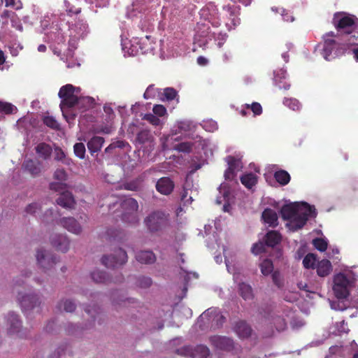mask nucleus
I'll return each mask as SVG.
<instances>
[{
  "label": "nucleus",
  "mask_w": 358,
  "mask_h": 358,
  "mask_svg": "<svg viewBox=\"0 0 358 358\" xmlns=\"http://www.w3.org/2000/svg\"><path fill=\"white\" fill-rule=\"evenodd\" d=\"M126 251L119 248L110 255H104L101 258V263L108 268H117L127 262Z\"/></svg>",
  "instance_id": "8"
},
{
  "label": "nucleus",
  "mask_w": 358,
  "mask_h": 358,
  "mask_svg": "<svg viewBox=\"0 0 358 358\" xmlns=\"http://www.w3.org/2000/svg\"><path fill=\"white\" fill-rule=\"evenodd\" d=\"M104 143V138L101 136H93L88 142H87V148L91 153L93 155L94 153L98 152L102 148L103 144Z\"/></svg>",
  "instance_id": "27"
},
{
  "label": "nucleus",
  "mask_w": 358,
  "mask_h": 358,
  "mask_svg": "<svg viewBox=\"0 0 358 358\" xmlns=\"http://www.w3.org/2000/svg\"><path fill=\"white\" fill-rule=\"evenodd\" d=\"M315 268H317V275L320 277L327 276L332 271L331 263L326 259L317 262Z\"/></svg>",
  "instance_id": "25"
},
{
  "label": "nucleus",
  "mask_w": 358,
  "mask_h": 358,
  "mask_svg": "<svg viewBox=\"0 0 358 358\" xmlns=\"http://www.w3.org/2000/svg\"><path fill=\"white\" fill-rule=\"evenodd\" d=\"M92 279L96 283H103L108 284L110 282L118 283L123 280V276L122 274L116 276L115 278L113 279L105 272L99 270L94 271L91 273Z\"/></svg>",
  "instance_id": "14"
},
{
  "label": "nucleus",
  "mask_w": 358,
  "mask_h": 358,
  "mask_svg": "<svg viewBox=\"0 0 358 358\" xmlns=\"http://www.w3.org/2000/svg\"><path fill=\"white\" fill-rule=\"evenodd\" d=\"M283 103L292 110L295 111L300 110L301 107L299 101L297 99L293 98L285 99Z\"/></svg>",
  "instance_id": "43"
},
{
  "label": "nucleus",
  "mask_w": 358,
  "mask_h": 358,
  "mask_svg": "<svg viewBox=\"0 0 358 358\" xmlns=\"http://www.w3.org/2000/svg\"><path fill=\"white\" fill-rule=\"evenodd\" d=\"M314 247L320 252H324L327 249V242L323 238H316L313 241Z\"/></svg>",
  "instance_id": "46"
},
{
  "label": "nucleus",
  "mask_w": 358,
  "mask_h": 358,
  "mask_svg": "<svg viewBox=\"0 0 358 358\" xmlns=\"http://www.w3.org/2000/svg\"><path fill=\"white\" fill-rule=\"evenodd\" d=\"M246 108L250 109L254 115H260L262 113V107L258 102H253L251 105L246 104Z\"/></svg>",
  "instance_id": "49"
},
{
  "label": "nucleus",
  "mask_w": 358,
  "mask_h": 358,
  "mask_svg": "<svg viewBox=\"0 0 358 358\" xmlns=\"http://www.w3.org/2000/svg\"><path fill=\"white\" fill-rule=\"evenodd\" d=\"M210 341L216 348L222 350H230L233 348V340L225 336H215Z\"/></svg>",
  "instance_id": "21"
},
{
  "label": "nucleus",
  "mask_w": 358,
  "mask_h": 358,
  "mask_svg": "<svg viewBox=\"0 0 358 358\" xmlns=\"http://www.w3.org/2000/svg\"><path fill=\"white\" fill-rule=\"evenodd\" d=\"M264 222L270 227H275L278 224V217L276 212L269 208H266L262 215Z\"/></svg>",
  "instance_id": "22"
},
{
  "label": "nucleus",
  "mask_w": 358,
  "mask_h": 358,
  "mask_svg": "<svg viewBox=\"0 0 358 358\" xmlns=\"http://www.w3.org/2000/svg\"><path fill=\"white\" fill-rule=\"evenodd\" d=\"M163 94L167 101H172L178 96V92L172 87H166Z\"/></svg>",
  "instance_id": "48"
},
{
  "label": "nucleus",
  "mask_w": 358,
  "mask_h": 358,
  "mask_svg": "<svg viewBox=\"0 0 358 358\" xmlns=\"http://www.w3.org/2000/svg\"><path fill=\"white\" fill-rule=\"evenodd\" d=\"M152 284V280L150 277L141 275L137 278L136 285L141 288H148Z\"/></svg>",
  "instance_id": "41"
},
{
  "label": "nucleus",
  "mask_w": 358,
  "mask_h": 358,
  "mask_svg": "<svg viewBox=\"0 0 358 358\" xmlns=\"http://www.w3.org/2000/svg\"><path fill=\"white\" fill-rule=\"evenodd\" d=\"M136 259L141 264H151L155 262L156 256L150 250H142L136 254Z\"/></svg>",
  "instance_id": "24"
},
{
  "label": "nucleus",
  "mask_w": 358,
  "mask_h": 358,
  "mask_svg": "<svg viewBox=\"0 0 358 358\" xmlns=\"http://www.w3.org/2000/svg\"><path fill=\"white\" fill-rule=\"evenodd\" d=\"M50 188L52 190L57 192V191H60V190H64L66 188V185L61 182H51L50 184Z\"/></svg>",
  "instance_id": "58"
},
{
  "label": "nucleus",
  "mask_w": 358,
  "mask_h": 358,
  "mask_svg": "<svg viewBox=\"0 0 358 358\" xmlns=\"http://www.w3.org/2000/svg\"><path fill=\"white\" fill-rule=\"evenodd\" d=\"M36 257L38 264L45 271L50 270L57 262V257L46 250H37Z\"/></svg>",
  "instance_id": "11"
},
{
  "label": "nucleus",
  "mask_w": 358,
  "mask_h": 358,
  "mask_svg": "<svg viewBox=\"0 0 358 358\" xmlns=\"http://www.w3.org/2000/svg\"><path fill=\"white\" fill-rule=\"evenodd\" d=\"M300 206L296 203L284 205L281 210V217L285 220H290L299 213Z\"/></svg>",
  "instance_id": "17"
},
{
  "label": "nucleus",
  "mask_w": 358,
  "mask_h": 358,
  "mask_svg": "<svg viewBox=\"0 0 358 358\" xmlns=\"http://www.w3.org/2000/svg\"><path fill=\"white\" fill-rule=\"evenodd\" d=\"M234 330L240 338H248L252 332L251 327L246 322L241 320L236 323Z\"/></svg>",
  "instance_id": "26"
},
{
  "label": "nucleus",
  "mask_w": 358,
  "mask_h": 358,
  "mask_svg": "<svg viewBox=\"0 0 358 358\" xmlns=\"http://www.w3.org/2000/svg\"><path fill=\"white\" fill-rule=\"evenodd\" d=\"M153 113L158 117H164L167 114L166 108L161 104H156L152 108Z\"/></svg>",
  "instance_id": "51"
},
{
  "label": "nucleus",
  "mask_w": 358,
  "mask_h": 358,
  "mask_svg": "<svg viewBox=\"0 0 358 358\" xmlns=\"http://www.w3.org/2000/svg\"><path fill=\"white\" fill-rule=\"evenodd\" d=\"M76 92L77 88L71 84L62 86L59 91L58 96L62 99L59 107L64 117H66L65 111L67 109L72 108L76 106H81L87 103L88 106L84 108V110H86L92 103V98L78 97L76 94Z\"/></svg>",
  "instance_id": "2"
},
{
  "label": "nucleus",
  "mask_w": 358,
  "mask_h": 358,
  "mask_svg": "<svg viewBox=\"0 0 358 358\" xmlns=\"http://www.w3.org/2000/svg\"><path fill=\"white\" fill-rule=\"evenodd\" d=\"M17 292V300L23 311L34 309L41 304L39 297L36 294H23L21 292Z\"/></svg>",
  "instance_id": "12"
},
{
  "label": "nucleus",
  "mask_w": 358,
  "mask_h": 358,
  "mask_svg": "<svg viewBox=\"0 0 358 358\" xmlns=\"http://www.w3.org/2000/svg\"><path fill=\"white\" fill-rule=\"evenodd\" d=\"M303 205L306 207L304 211L297 213L286 224L292 231L301 229L306 224L309 217L316 216V211L314 207L309 206L307 203H303Z\"/></svg>",
  "instance_id": "7"
},
{
  "label": "nucleus",
  "mask_w": 358,
  "mask_h": 358,
  "mask_svg": "<svg viewBox=\"0 0 358 358\" xmlns=\"http://www.w3.org/2000/svg\"><path fill=\"white\" fill-rule=\"evenodd\" d=\"M261 272L264 275H268L271 274L273 271V264L271 260L265 259L259 264Z\"/></svg>",
  "instance_id": "36"
},
{
  "label": "nucleus",
  "mask_w": 358,
  "mask_h": 358,
  "mask_svg": "<svg viewBox=\"0 0 358 358\" xmlns=\"http://www.w3.org/2000/svg\"><path fill=\"white\" fill-rule=\"evenodd\" d=\"M56 201L58 205L65 208H73L76 203L72 193L67 190L62 192Z\"/></svg>",
  "instance_id": "20"
},
{
  "label": "nucleus",
  "mask_w": 358,
  "mask_h": 358,
  "mask_svg": "<svg viewBox=\"0 0 358 358\" xmlns=\"http://www.w3.org/2000/svg\"><path fill=\"white\" fill-rule=\"evenodd\" d=\"M59 223L69 231L75 234H79L82 231L80 225L73 217H63L59 220Z\"/></svg>",
  "instance_id": "18"
},
{
  "label": "nucleus",
  "mask_w": 358,
  "mask_h": 358,
  "mask_svg": "<svg viewBox=\"0 0 358 358\" xmlns=\"http://www.w3.org/2000/svg\"><path fill=\"white\" fill-rule=\"evenodd\" d=\"M251 251L255 255H259L265 251V244L263 242L256 243L253 244Z\"/></svg>",
  "instance_id": "53"
},
{
  "label": "nucleus",
  "mask_w": 358,
  "mask_h": 358,
  "mask_svg": "<svg viewBox=\"0 0 358 358\" xmlns=\"http://www.w3.org/2000/svg\"><path fill=\"white\" fill-rule=\"evenodd\" d=\"M332 23L337 30L336 35L341 38L347 32L358 27V18L344 12H337L334 15Z\"/></svg>",
  "instance_id": "5"
},
{
  "label": "nucleus",
  "mask_w": 358,
  "mask_h": 358,
  "mask_svg": "<svg viewBox=\"0 0 358 358\" xmlns=\"http://www.w3.org/2000/svg\"><path fill=\"white\" fill-rule=\"evenodd\" d=\"M196 34L199 37H208L210 34V27L208 24H197Z\"/></svg>",
  "instance_id": "42"
},
{
  "label": "nucleus",
  "mask_w": 358,
  "mask_h": 358,
  "mask_svg": "<svg viewBox=\"0 0 358 358\" xmlns=\"http://www.w3.org/2000/svg\"><path fill=\"white\" fill-rule=\"evenodd\" d=\"M238 294L245 301L252 300L254 298L252 287L245 282L238 284Z\"/></svg>",
  "instance_id": "29"
},
{
  "label": "nucleus",
  "mask_w": 358,
  "mask_h": 358,
  "mask_svg": "<svg viewBox=\"0 0 358 358\" xmlns=\"http://www.w3.org/2000/svg\"><path fill=\"white\" fill-rule=\"evenodd\" d=\"M55 324L54 321L49 322L48 324L46 325L45 329L47 332H50L52 330V327Z\"/></svg>",
  "instance_id": "64"
},
{
  "label": "nucleus",
  "mask_w": 358,
  "mask_h": 358,
  "mask_svg": "<svg viewBox=\"0 0 358 358\" xmlns=\"http://www.w3.org/2000/svg\"><path fill=\"white\" fill-rule=\"evenodd\" d=\"M75 155L80 159H84L85 156V146L83 143H76L73 146Z\"/></svg>",
  "instance_id": "45"
},
{
  "label": "nucleus",
  "mask_w": 358,
  "mask_h": 358,
  "mask_svg": "<svg viewBox=\"0 0 358 358\" xmlns=\"http://www.w3.org/2000/svg\"><path fill=\"white\" fill-rule=\"evenodd\" d=\"M276 322L278 324L276 326V329L278 331L283 330L286 327V322L283 318L278 317L276 318Z\"/></svg>",
  "instance_id": "60"
},
{
  "label": "nucleus",
  "mask_w": 358,
  "mask_h": 358,
  "mask_svg": "<svg viewBox=\"0 0 358 358\" xmlns=\"http://www.w3.org/2000/svg\"><path fill=\"white\" fill-rule=\"evenodd\" d=\"M208 11L210 17H208V22L214 27H219L221 22H223L229 30L234 29L240 24L238 17L239 8L234 6H224L220 13L217 12V6L213 3H209L206 5L203 12Z\"/></svg>",
  "instance_id": "1"
},
{
  "label": "nucleus",
  "mask_w": 358,
  "mask_h": 358,
  "mask_svg": "<svg viewBox=\"0 0 358 358\" xmlns=\"http://www.w3.org/2000/svg\"><path fill=\"white\" fill-rule=\"evenodd\" d=\"M66 155L64 152L61 148L55 149V159L57 161H62L65 158Z\"/></svg>",
  "instance_id": "59"
},
{
  "label": "nucleus",
  "mask_w": 358,
  "mask_h": 358,
  "mask_svg": "<svg viewBox=\"0 0 358 358\" xmlns=\"http://www.w3.org/2000/svg\"><path fill=\"white\" fill-rule=\"evenodd\" d=\"M41 207L38 203H33L28 205L26 208V212L29 214H34L38 210H41Z\"/></svg>",
  "instance_id": "57"
},
{
  "label": "nucleus",
  "mask_w": 358,
  "mask_h": 358,
  "mask_svg": "<svg viewBox=\"0 0 358 358\" xmlns=\"http://www.w3.org/2000/svg\"><path fill=\"white\" fill-rule=\"evenodd\" d=\"M17 111V108L10 103L0 100V113L9 115Z\"/></svg>",
  "instance_id": "39"
},
{
  "label": "nucleus",
  "mask_w": 358,
  "mask_h": 358,
  "mask_svg": "<svg viewBox=\"0 0 358 358\" xmlns=\"http://www.w3.org/2000/svg\"><path fill=\"white\" fill-rule=\"evenodd\" d=\"M198 350L201 352L202 358H207V357L209 355V350L207 347L200 345L198 347Z\"/></svg>",
  "instance_id": "61"
},
{
  "label": "nucleus",
  "mask_w": 358,
  "mask_h": 358,
  "mask_svg": "<svg viewBox=\"0 0 358 358\" xmlns=\"http://www.w3.org/2000/svg\"><path fill=\"white\" fill-rule=\"evenodd\" d=\"M120 207L122 210L121 218L124 222L135 224L138 222V204L136 199L126 198L121 202Z\"/></svg>",
  "instance_id": "6"
},
{
  "label": "nucleus",
  "mask_w": 358,
  "mask_h": 358,
  "mask_svg": "<svg viewBox=\"0 0 358 358\" xmlns=\"http://www.w3.org/2000/svg\"><path fill=\"white\" fill-rule=\"evenodd\" d=\"M152 138L153 136L150 131L148 129H143L139 131L136 136L137 141L141 144H143L147 142H150L152 140Z\"/></svg>",
  "instance_id": "34"
},
{
  "label": "nucleus",
  "mask_w": 358,
  "mask_h": 358,
  "mask_svg": "<svg viewBox=\"0 0 358 358\" xmlns=\"http://www.w3.org/2000/svg\"><path fill=\"white\" fill-rule=\"evenodd\" d=\"M144 224L151 233H162L171 227L169 213L157 210L151 212L144 219Z\"/></svg>",
  "instance_id": "3"
},
{
  "label": "nucleus",
  "mask_w": 358,
  "mask_h": 358,
  "mask_svg": "<svg viewBox=\"0 0 358 358\" xmlns=\"http://www.w3.org/2000/svg\"><path fill=\"white\" fill-rule=\"evenodd\" d=\"M156 91H157V89L155 87L154 85H150L147 87V89L143 94V97L145 99H152L155 96Z\"/></svg>",
  "instance_id": "55"
},
{
  "label": "nucleus",
  "mask_w": 358,
  "mask_h": 358,
  "mask_svg": "<svg viewBox=\"0 0 358 358\" xmlns=\"http://www.w3.org/2000/svg\"><path fill=\"white\" fill-rule=\"evenodd\" d=\"M43 122L45 125L55 130H59L60 129L59 124L57 122L56 119L50 115L44 116L43 117Z\"/></svg>",
  "instance_id": "40"
},
{
  "label": "nucleus",
  "mask_w": 358,
  "mask_h": 358,
  "mask_svg": "<svg viewBox=\"0 0 358 358\" xmlns=\"http://www.w3.org/2000/svg\"><path fill=\"white\" fill-rule=\"evenodd\" d=\"M350 281L343 273H338L334 276L333 290L338 299H343L348 297Z\"/></svg>",
  "instance_id": "9"
},
{
  "label": "nucleus",
  "mask_w": 358,
  "mask_h": 358,
  "mask_svg": "<svg viewBox=\"0 0 358 358\" xmlns=\"http://www.w3.org/2000/svg\"><path fill=\"white\" fill-rule=\"evenodd\" d=\"M192 145L193 144L190 142H182L177 144L175 146V150L179 152L189 153L192 151Z\"/></svg>",
  "instance_id": "47"
},
{
  "label": "nucleus",
  "mask_w": 358,
  "mask_h": 358,
  "mask_svg": "<svg viewBox=\"0 0 358 358\" xmlns=\"http://www.w3.org/2000/svg\"><path fill=\"white\" fill-rule=\"evenodd\" d=\"M99 310V307L96 306H94L92 308H90L89 307L85 308V312L92 318L94 322L100 314Z\"/></svg>",
  "instance_id": "54"
},
{
  "label": "nucleus",
  "mask_w": 358,
  "mask_h": 358,
  "mask_svg": "<svg viewBox=\"0 0 358 358\" xmlns=\"http://www.w3.org/2000/svg\"><path fill=\"white\" fill-rule=\"evenodd\" d=\"M143 178H137L131 181L124 182L121 185V188L137 192L142 189Z\"/></svg>",
  "instance_id": "31"
},
{
  "label": "nucleus",
  "mask_w": 358,
  "mask_h": 358,
  "mask_svg": "<svg viewBox=\"0 0 358 358\" xmlns=\"http://www.w3.org/2000/svg\"><path fill=\"white\" fill-rule=\"evenodd\" d=\"M22 167L33 177H36L41 172L42 164L38 160L27 159L23 162Z\"/></svg>",
  "instance_id": "19"
},
{
  "label": "nucleus",
  "mask_w": 358,
  "mask_h": 358,
  "mask_svg": "<svg viewBox=\"0 0 358 358\" xmlns=\"http://www.w3.org/2000/svg\"><path fill=\"white\" fill-rule=\"evenodd\" d=\"M62 306L64 308V310L67 313L73 312L76 307L75 303L71 300H65L64 301H61L58 303L57 308L61 311Z\"/></svg>",
  "instance_id": "37"
},
{
  "label": "nucleus",
  "mask_w": 358,
  "mask_h": 358,
  "mask_svg": "<svg viewBox=\"0 0 358 358\" xmlns=\"http://www.w3.org/2000/svg\"><path fill=\"white\" fill-rule=\"evenodd\" d=\"M345 46L358 45V27L341 38Z\"/></svg>",
  "instance_id": "23"
},
{
  "label": "nucleus",
  "mask_w": 358,
  "mask_h": 358,
  "mask_svg": "<svg viewBox=\"0 0 358 358\" xmlns=\"http://www.w3.org/2000/svg\"><path fill=\"white\" fill-rule=\"evenodd\" d=\"M282 236L277 231H269L264 236L265 244L268 247H274L279 244Z\"/></svg>",
  "instance_id": "28"
},
{
  "label": "nucleus",
  "mask_w": 358,
  "mask_h": 358,
  "mask_svg": "<svg viewBox=\"0 0 358 358\" xmlns=\"http://www.w3.org/2000/svg\"><path fill=\"white\" fill-rule=\"evenodd\" d=\"M117 231L114 230V229H108L107 231V235L108 236L109 240H111V239L116 240V239H117Z\"/></svg>",
  "instance_id": "62"
},
{
  "label": "nucleus",
  "mask_w": 358,
  "mask_h": 358,
  "mask_svg": "<svg viewBox=\"0 0 358 358\" xmlns=\"http://www.w3.org/2000/svg\"><path fill=\"white\" fill-rule=\"evenodd\" d=\"M274 178L275 180L281 185H287L291 179L289 173L285 170H279L275 172Z\"/></svg>",
  "instance_id": "33"
},
{
  "label": "nucleus",
  "mask_w": 358,
  "mask_h": 358,
  "mask_svg": "<svg viewBox=\"0 0 358 358\" xmlns=\"http://www.w3.org/2000/svg\"><path fill=\"white\" fill-rule=\"evenodd\" d=\"M143 119L147 120L148 122H150L154 126H159L161 124V120H159L158 116H157L154 113L145 114Z\"/></svg>",
  "instance_id": "50"
},
{
  "label": "nucleus",
  "mask_w": 358,
  "mask_h": 358,
  "mask_svg": "<svg viewBox=\"0 0 358 358\" xmlns=\"http://www.w3.org/2000/svg\"><path fill=\"white\" fill-rule=\"evenodd\" d=\"M272 280L273 283L278 287H281L283 285V282L280 279V274L278 271H275L272 273Z\"/></svg>",
  "instance_id": "56"
},
{
  "label": "nucleus",
  "mask_w": 358,
  "mask_h": 358,
  "mask_svg": "<svg viewBox=\"0 0 358 358\" xmlns=\"http://www.w3.org/2000/svg\"><path fill=\"white\" fill-rule=\"evenodd\" d=\"M317 262V256L313 253H308L303 259V265L306 268H315Z\"/></svg>",
  "instance_id": "35"
},
{
  "label": "nucleus",
  "mask_w": 358,
  "mask_h": 358,
  "mask_svg": "<svg viewBox=\"0 0 358 358\" xmlns=\"http://www.w3.org/2000/svg\"><path fill=\"white\" fill-rule=\"evenodd\" d=\"M194 127V125L190 121L184 120L180 121L178 123V132L182 131H190Z\"/></svg>",
  "instance_id": "44"
},
{
  "label": "nucleus",
  "mask_w": 358,
  "mask_h": 358,
  "mask_svg": "<svg viewBox=\"0 0 358 358\" xmlns=\"http://www.w3.org/2000/svg\"><path fill=\"white\" fill-rule=\"evenodd\" d=\"M54 178L63 182L67 179V173L64 169H57L54 173Z\"/></svg>",
  "instance_id": "52"
},
{
  "label": "nucleus",
  "mask_w": 358,
  "mask_h": 358,
  "mask_svg": "<svg viewBox=\"0 0 358 358\" xmlns=\"http://www.w3.org/2000/svg\"><path fill=\"white\" fill-rule=\"evenodd\" d=\"M324 46L322 55L326 60L330 61L341 55L345 45L339 36L336 35L334 31H329L323 36Z\"/></svg>",
  "instance_id": "4"
},
{
  "label": "nucleus",
  "mask_w": 358,
  "mask_h": 358,
  "mask_svg": "<svg viewBox=\"0 0 358 358\" xmlns=\"http://www.w3.org/2000/svg\"><path fill=\"white\" fill-rule=\"evenodd\" d=\"M52 245L59 251L66 252L69 248V241L66 236L55 234L51 237Z\"/></svg>",
  "instance_id": "16"
},
{
  "label": "nucleus",
  "mask_w": 358,
  "mask_h": 358,
  "mask_svg": "<svg viewBox=\"0 0 358 358\" xmlns=\"http://www.w3.org/2000/svg\"><path fill=\"white\" fill-rule=\"evenodd\" d=\"M36 152L43 159H48L52 154V148L45 143H40L35 148Z\"/></svg>",
  "instance_id": "32"
},
{
  "label": "nucleus",
  "mask_w": 358,
  "mask_h": 358,
  "mask_svg": "<svg viewBox=\"0 0 358 358\" xmlns=\"http://www.w3.org/2000/svg\"><path fill=\"white\" fill-rule=\"evenodd\" d=\"M197 63L199 64V65H201V66H205L208 63V59L206 58H205L204 57H202V56H199L198 58H197Z\"/></svg>",
  "instance_id": "63"
},
{
  "label": "nucleus",
  "mask_w": 358,
  "mask_h": 358,
  "mask_svg": "<svg viewBox=\"0 0 358 358\" xmlns=\"http://www.w3.org/2000/svg\"><path fill=\"white\" fill-rule=\"evenodd\" d=\"M174 182L169 177H162L156 183L155 187L158 192L163 195H169L173 191Z\"/></svg>",
  "instance_id": "15"
},
{
  "label": "nucleus",
  "mask_w": 358,
  "mask_h": 358,
  "mask_svg": "<svg viewBox=\"0 0 358 358\" xmlns=\"http://www.w3.org/2000/svg\"><path fill=\"white\" fill-rule=\"evenodd\" d=\"M228 164V168L224 171V178L226 180H234L237 175V173L242 169L241 162L233 156H228L226 159Z\"/></svg>",
  "instance_id": "13"
},
{
  "label": "nucleus",
  "mask_w": 358,
  "mask_h": 358,
  "mask_svg": "<svg viewBox=\"0 0 358 358\" xmlns=\"http://www.w3.org/2000/svg\"><path fill=\"white\" fill-rule=\"evenodd\" d=\"M241 183L248 189H252L258 180L257 176L253 173H248L243 174L240 178Z\"/></svg>",
  "instance_id": "30"
},
{
  "label": "nucleus",
  "mask_w": 358,
  "mask_h": 358,
  "mask_svg": "<svg viewBox=\"0 0 358 358\" xmlns=\"http://www.w3.org/2000/svg\"><path fill=\"white\" fill-rule=\"evenodd\" d=\"M271 10L275 13H280L282 15V20L285 22H293L294 20V16L289 12L283 8L273 7Z\"/></svg>",
  "instance_id": "38"
},
{
  "label": "nucleus",
  "mask_w": 358,
  "mask_h": 358,
  "mask_svg": "<svg viewBox=\"0 0 358 358\" xmlns=\"http://www.w3.org/2000/svg\"><path fill=\"white\" fill-rule=\"evenodd\" d=\"M7 326V334L9 336L15 335L19 338L26 337V334L22 327V322L19 316L13 312H10L8 314Z\"/></svg>",
  "instance_id": "10"
}]
</instances>
